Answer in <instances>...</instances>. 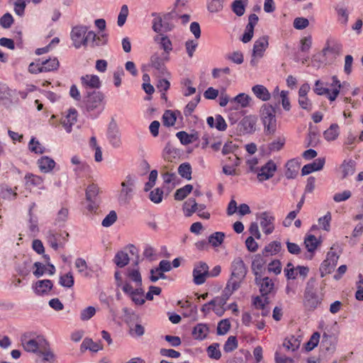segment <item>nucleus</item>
Masks as SVG:
<instances>
[{
    "label": "nucleus",
    "instance_id": "nucleus-1",
    "mask_svg": "<svg viewBox=\"0 0 363 363\" xmlns=\"http://www.w3.org/2000/svg\"><path fill=\"white\" fill-rule=\"evenodd\" d=\"M260 118L266 135H273L277 130L275 108L269 104H263L260 108Z\"/></svg>",
    "mask_w": 363,
    "mask_h": 363
},
{
    "label": "nucleus",
    "instance_id": "nucleus-2",
    "mask_svg": "<svg viewBox=\"0 0 363 363\" xmlns=\"http://www.w3.org/2000/svg\"><path fill=\"white\" fill-rule=\"evenodd\" d=\"M135 184V177L130 174L127 175L121 184V189L118 197V201L120 204L125 205L129 203L133 198Z\"/></svg>",
    "mask_w": 363,
    "mask_h": 363
},
{
    "label": "nucleus",
    "instance_id": "nucleus-3",
    "mask_svg": "<svg viewBox=\"0 0 363 363\" xmlns=\"http://www.w3.org/2000/svg\"><path fill=\"white\" fill-rule=\"evenodd\" d=\"M169 60L167 54L154 53L150 57V66L155 68L161 76H169V73L165 66V62Z\"/></svg>",
    "mask_w": 363,
    "mask_h": 363
},
{
    "label": "nucleus",
    "instance_id": "nucleus-4",
    "mask_svg": "<svg viewBox=\"0 0 363 363\" xmlns=\"http://www.w3.org/2000/svg\"><path fill=\"white\" fill-rule=\"evenodd\" d=\"M231 277L232 281H238L239 284L245 279L247 268L243 260L240 257L235 258L231 265Z\"/></svg>",
    "mask_w": 363,
    "mask_h": 363
},
{
    "label": "nucleus",
    "instance_id": "nucleus-5",
    "mask_svg": "<svg viewBox=\"0 0 363 363\" xmlns=\"http://www.w3.org/2000/svg\"><path fill=\"white\" fill-rule=\"evenodd\" d=\"M338 259L339 256L335 252L332 251L328 252L326 259L323 262L319 269L321 277L330 274L334 270Z\"/></svg>",
    "mask_w": 363,
    "mask_h": 363
},
{
    "label": "nucleus",
    "instance_id": "nucleus-6",
    "mask_svg": "<svg viewBox=\"0 0 363 363\" xmlns=\"http://www.w3.org/2000/svg\"><path fill=\"white\" fill-rule=\"evenodd\" d=\"M86 32L87 28L86 26H80L73 28L71 32V38L76 48H79L82 45L86 46Z\"/></svg>",
    "mask_w": 363,
    "mask_h": 363
},
{
    "label": "nucleus",
    "instance_id": "nucleus-7",
    "mask_svg": "<svg viewBox=\"0 0 363 363\" xmlns=\"http://www.w3.org/2000/svg\"><path fill=\"white\" fill-rule=\"evenodd\" d=\"M104 99V94L101 91H88L84 100V103L88 111L96 108L101 103Z\"/></svg>",
    "mask_w": 363,
    "mask_h": 363
},
{
    "label": "nucleus",
    "instance_id": "nucleus-8",
    "mask_svg": "<svg viewBox=\"0 0 363 363\" xmlns=\"http://www.w3.org/2000/svg\"><path fill=\"white\" fill-rule=\"evenodd\" d=\"M240 287L238 281H232L230 279L220 296H217L218 305L225 306L233 292Z\"/></svg>",
    "mask_w": 363,
    "mask_h": 363
},
{
    "label": "nucleus",
    "instance_id": "nucleus-9",
    "mask_svg": "<svg viewBox=\"0 0 363 363\" xmlns=\"http://www.w3.org/2000/svg\"><path fill=\"white\" fill-rule=\"evenodd\" d=\"M208 274V266L205 262H199L193 271L194 281L197 285H201L206 281Z\"/></svg>",
    "mask_w": 363,
    "mask_h": 363
},
{
    "label": "nucleus",
    "instance_id": "nucleus-10",
    "mask_svg": "<svg viewBox=\"0 0 363 363\" xmlns=\"http://www.w3.org/2000/svg\"><path fill=\"white\" fill-rule=\"evenodd\" d=\"M257 117L255 116H247L244 117L239 123L240 131L243 134L252 133L255 131Z\"/></svg>",
    "mask_w": 363,
    "mask_h": 363
},
{
    "label": "nucleus",
    "instance_id": "nucleus-11",
    "mask_svg": "<svg viewBox=\"0 0 363 363\" xmlns=\"http://www.w3.org/2000/svg\"><path fill=\"white\" fill-rule=\"evenodd\" d=\"M259 218L261 219L260 225L264 233L267 235L271 234L274 229L273 224L274 220V216L269 212L265 211L260 213Z\"/></svg>",
    "mask_w": 363,
    "mask_h": 363
},
{
    "label": "nucleus",
    "instance_id": "nucleus-12",
    "mask_svg": "<svg viewBox=\"0 0 363 363\" xmlns=\"http://www.w3.org/2000/svg\"><path fill=\"white\" fill-rule=\"evenodd\" d=\"M277 169V166L272 161H269L263 166L257 174V178L259 182H263L272 178Z\"/></svg>",
    "mask_w": 363,
    "mask_h": 363
},
{
    "label": "nucleus",
    "instance_id": "nucleus-13",
    "mask_svg": "<svg viewBox=\"0 0 363 363\" xmlns=\"http://www.w3.org/2000/svg\"><path fill=\"white\" fill-rule=\"evenodd\" d=\"M325 160L324 157H319L315 160L312 163L306 164L301 169L303 176L309 174L315 171L321 170L325 164Z\"/></svg>",
    "mask_w": 363,
    "mask_h": 363
},
{
    "label": "nucleus",
    "instance_id": "nucleus-14",
    "mask_svg": "<svg viewBox=\"0 0 363 363\" xmlns=\"http://www.w3.org/2000/svg\"><path fill=\"white\" fill-rule=\"evenodd\" d=\"M268 36L264 35L257 40L253 46L252 57H262L263 52L268 47Z\"/></svg>",
    "mask_w": 363,
    "mask_h": 363
},
{
    "label": "nucleus",
    "instance_id": "nucleus-15",
    "mask_svg": "<svg viewBox=\"0 0 363 363\" xmlns=\"http://www.w3.org/2000/svg\"><path fill=\"white\" fill-rule=\"evenodd\" d=\"M82 84L84 88L98 89L101 82L98 76L86 74L81 77Z\"/></svg>",
    "mask_w": 363,
    "mask_h": 363
},
{
    "label": "nucleus",
    "instance_id": "nucleus-16",
    "mask_svg": "<svg viewBox=\"0 0 363 363\" xmlns=\"http://www.w3.org/2000/svg\"><path fill=\"white\" fill-rule=\"evenodd\" d=\"M77 112L75 109H69L68 114L62 118L61 123L67 132H71L72 126L77 122Z\"/></svg>",
    "mask_w": 363,
    "mask_h": 363
},
{
    "label": "nucleus",
    "instance_id": "nucleus-17",
    "mask_svg": "<svg viewBox=\"0 0 363 363\" xmlns=\"http://www.w3.org/2000/svg\"><path fill=\"white\" fill-rule=\"evenodd\" d=\"M342 48V46L340 43L334 40H328L325 43V48L322 50V53L324 56H325L328 52H330L334 55H340Z\"/></svg>",
    "mask_w": 363,
    "mask_h": 363
},
{
    "label": "nucleus",
    "instance_id": "nucleus-18",
    "mask_svg": "<svg viewBox=\"0 0 363 363\" xmlns=\"http://www.w3.org/2000/svg\"><path fill=\"white\" fill-rule=\"evenodd\" d=\"M321 303L316 293L304 294V306L308 310H314Z\"/></svg>",
    "mask_w": 363,
    "mask_h": 363
},
{
    "label": "nucleus",
    "instance_id": "nucleus-19",
    "mask_svg": "<svg viewBox=\"0 0 363 363\" xmlns=\"http://www.w3.org/2000/svg\"><path fill=\"white\" fill-rule=\"evenodd\" d=\"M252 91L257 98L263 101H269L271 98V94L263 85L257 84L252 86Z\"/></svg>",
    "mask_w": 363,
    "mask_h": 363
},
{
    "label": "nucleus",
    "instance_id": "nucleus-20",
    "mask_svg": "<svg viewBox=\"0 0 363 363\" xmlns=\"http://www.w3.org/2000/svg\"><path fill=\"white\" fill-rule=\"evenodd\" d=\"M52 282L50 279L38 281L35 285V292L38 295H43L52 288Z\"/></svg>",
    "mask_w": 363,
    "mask_h": 363
},
{
    "label": "nucleus",
    "instance_id": "nucleus-21",
    "mask_svg": "<svg viewBox=\"0 0 363 363\" xmlns=\"http://www.w3.org/2000/svg\"><path fill=\"white\" fill-rule=\"evenodd\" d=\"M259 286V292L262 296H267L274 291V284L269 277H264Z\"/></svg>",
    "mask_w": 363,
    "mask_h": 363
},
{
    "label": "nucleus",
    "instance_id": "nucleus-22",
    "mask_svg": "<svg viewBox=\"0 0 363 363\" xmlns=\"http://www.w3.org/2000/svg\"><path fill=\"white\" fill-rule=\"evenodd\" d=\"M208 327L206 324H197L192 331V335L195 339L203 340L208 333Z\"/></svg>",
    "mask_w": 363,
    "mask_h": 363
},
{
    "label": "nucleus",
    "instance_id": "nucleus-23",
    "mask_svg": "<svg viewBox=\"0 0 363 363\" xmlns=\"http://www.w3.org/2000/svg\"><path fill=\"white\" fill-rule=\"evenodd\" d=\"M355 162L350 160L348 161L344 160L340 166L342 174V178H346L350 175H352L355 171Z\"/></svg>",
    "mask_w": 363,
    "mask_h": 363
},
{
    "label": "nucleus",
    "instance_id": "nucleus-24",
    "mask_svg": "<svg viewBox=\"0 0 363 363\" xmlns=\"http://www.w3.org/2000/svg\"><path fill=\"white\" fill-rule=\"evenodd\" d=\"M155 41L160 43L161 48L164 50L162 54H167L169 56V52L172 50V44L167 36L161 35V36L155 37Z\"/></svg>",
    "mask_w": 363,
    "mask_h": 363
},
{
    "label": "nucleus",
    "instance_id": "nucleus-25",
    "mask_svg": "<svg viewBox=\"0 0 363 363\" xmlns=\"http://www.w3.org/2000/svg\"><path fill=\"white\" fill-rule=\"evenodd\" d=\"M38 163L39 168L43 172H48L51 171L55 165V161L48 157H41L38 160Z\"/></svg>",
    "mask_w": 363,
    "mask_h": 363
},
{
    "label": "nucleus",
    "instance_id": "nucleus-26",
    "mask_svg": "<svg viewBox=\"0 0 363 363\" xmlns=\"http://www.w3.org/2000/svg\"><path fill=\"white\" fill-rule=\"evenodd\" d=\"M339 125L337 123H333L324 131V138L328 141L335 140L339 135Z\"/></svg>",
    "mask_w": 363,
    "mask_h": 363
},
{
    "label": "nucleus",
    "instance_id": "nucleus-27",
    "mask_svg": "<svg viewBox=\"0 0 363 363\" xmlns=\"http://www.w3.org/2000/svg\"><path fill=\"white\" fill-rule=\"evenodd\" d=\"M177 137L183 145H189L199 139L197 133L188 134L185 131H179L177 133Z\"/></svg>",
    "mask_w": 363,
    "mask_h": 363
},
{
    "label": "nucleus",
    "instance_id": "nucleus-28",
    "mask_svg": "<svg viewBox=\"0 0 363 363\" xmlns=\"http://www.w3.org/2000/svg\"><path fill=\"white\" fill-rule=\"evenodd\" d=\"M126 276L135 286H142V277L138 268L127 269Z\"/></svg>",
    "mask_w": 363,
    "mask_h": 363
},
{
    "label": "nucleus",
    "instance_id": "nucleus-29",
    "mask_svg": "<svg viewBox=\"0 0 363 363\" xmlns=\"http://www.w3.org/2000/svg\"><path fill=\"white\" fill-rule=\"evenodd\" d=\"M82 347L85 350H89L91 352H96L103 349V345L100 342H95L91 338H85L82 344Z\"/></svg>",
    "mask_w": 363,
    "mask_h": 363
},
{
    "label": "nucleus",
    "instance_id": "nucleus-30",
    "mask_svg": "<svg viewBox=\"0 0 363 363\" xmlns=\"http://www.w3.org/2000/svg\"><path fill=\"white\" fill-rule=\"evenodd\" d=\"M285 176L287 179H294L298 174V164L294 160L287 162Z\"/></svg>",
    "mask_w": 363,
    "mask_h": 363
},
{
    "label": "nucleus",
    "instance_id": "nucleus-31",
    "mask_svg": "<svg viewBox=\"0 0 363 363\" xmlns=\"http://www.w3.org/2000/svg\"><path fill=\"white\" fill-rule=\"evenodd\" d=\"M129 260L130 259L128 253L122 250L118 252L114 257V263L117 267L121 268L126 266L128 264Z\"/></svg>",
    "mask_w": 363,
    "mask_h": 363
},
{
    "label": "nucleus",
    "instance_id": "nucleus-32",
    "mask_svg": "<svg viewBox=\"0 0 363 363\" xmlns=\"http://www.w3.org/2000/svg\"><path fill=\"white\" fill-rule=\"evenodd\" d=\"M247 0H235L232 4V10L238 16H242L245 11Z\"/></svg>",
    "mask_w": 363,
    "mask_h": 363
},
{
    "label": "nucleus",
    "instance_id": "nucleus-33",
    "mask_svg": "<svg viewBox=\"0 0 363 363\" xmlns=\"http://www.w3.org/2000/svg\"><path fill=\"white\" fill-rule=\"evenodd\" d=\"M59 65V61L56 57L48 59L42 62L41 70H43V72L54 71L57 69Z\"/></svg>",
    "mask_w": 363,
    "mask_h": 363
},
{
    "label": "nucleus",
    "instance_id": "nucleus-34",
    "mask_svg": "<svg viewBox=\"0 0 363 363\" xmlns=\"http://www.w3.org/2000/svg\"><path fill=\"white\" fill-rule=\"evenodd\" d=\"M301 345V340L294 336L285 339L283 346L287 350L295 351L299 348Z\"/></svg>",
    "mask_w": 363,
    "mask_h": 363
},
{
    "label": "nucleus",
    "instance_id": "nucleus-35",
    "mask_svg": "<svg viewBox=\"0 0 363 363\" xmlns=\"http://www.w3.org/2000/svg\"><path fill=\"white\" fill-rule=\"evenodd\" d=\"M281 250V243L278 241H273L269 245H266L262 251L264 256L269 255H274L279 252Z\"/></svg>",
    "mask_w": 363,
    "mask_h": 363
},
{
    "label": "nucleus",
    "instance_id": "nucleus-36",
    "mask_svg": "<svg viewBox=\"0 0 363 363\" xmlns=\"http://www.w3.org/2000/svg\"><path fill=\"white\" fill-rule=\"evenodd\" d=\"M198 203L194 199H189L184 203V210L187 217L191 216L194 213L198 211Z\"/></svg>",
    "mask_w": 363,
    "mask_h": 363
},
{
    "label": "nucleus",
    "instance_id": "nucleus-37",
    "mask_svg": "<svg viewBox=\"0 0 363 363\" xmlns=\"http://www.w3.org/2000/svg\"><path fill=\"white\" fill-rule=\"evenodd\" d=\"M252 356L250 352L242 350L240 354H237L233 358L228 361V363H247Z\"/></svg>",
    "mask_w": 363,
    "mask_h": 363
},
{
    "label": "nucleus",
    "instance_id": "nucleus-38",
    "mask_svg": "<svg viewBox=\"0 0 363 363\" xmlns=\"http://www.w3.org/2000/svg\"><path fill=\"white\" fill-rule=\"evenodd\" d=\"M193 190V186L186 184L184 187L177 189L174 194V199L177 201H182Z\"/></svg>",
    "mask_w": 363,
    "mask_h": 363
},
{
    "label": "nucleus",
    "instance_id": "nucleus-39",
    "mask_svg": "<svg viewBox=\"0 0 363 363\" xmlns=\"http://www.w3.org/2000/svg\"><path fill=\"white\" fill-rule=\"evenodd\" d=\"M304 244L309 252H313L320 244V242L318 241L315 235H309L305 238Z\"/></svg>",
    "mask_w": 363,
    "mask_h": 363
},
{
    "label": "nucleus",
    "instance_id": "nucleus-40",
    "mask_svg": "<svg viewBox=\"0 0 363 363\" xmlns=\"http://www.w3.org/2000/svg\"><path fill=\"white\" fill-rule=\"evenodd\" d=\"M191 167L188 162L182 163L178 167L179 174L187 180L191 179Z\"/></svg>",
    "mask_w": 363,
    "mask_h": 363
},
{
    "label": "nucleus",
    "instance_id": "nucleus-41",
    "mask_svg": "<svg viewBox=\"0 0 363 363\" xmlns=\"http://www.w3.org/2000/svg\"><path fill=\"white\" fill-rule=\"evenodd\" d=\"M152 16L154 17L152 20V30L157 33H160L163 29L164 18H162L157 13H153Z\"/></svg>",
    "mask_w": 363,
    "mask_h": 363
},
{
    "label": "nucleus",
    "instance_id": "nucleus-42",
    "mask_svg": "<svg viewBox=\"0 0 363 363\" xmlns=\"http://www.w3.org/2000/svg\"><path fill=\"white\" fill-rule=\"evenodd\" d=\"M225 238V234L222 232H216L208 237V243L213 247H218L222 244Z\"/></svg>",
    "mask_w": 363,
    "mask_h": 363
},
{
    "label": "nucleus",
    "instance_id": "nucleus-43",
    "mask_svg": "<svg viewBox=\"0 0 363 363\" xmlns=\"http://www.w3.org/2000/svg\"><path fill=\"white\" fill-rule=\"evenodd\" d=\"M22 345L24 350L28 352H36L39 349V344L34 339L22 340Z\"/></svg>",
    "mask_w": 363,
    "mask_h": 363
},
{
    "label": "nucleus",
    "instance_id": "nucleus-44",
    "mask_svg": "<svg viewBox=\"0 0 363 363\" xmlns=\"http://www.w3.org/2000/svg\"><path fill=\"white\" fill-rule=\"evenodd\" d=\"M251 100L252 99L249 95L242 93L234 97L231 101L240 104L241 107L245 108L248 106Z\"/></svg>",
    "mask_w": 363,
    "mask_h": 363
},
{
    "label": "nucleus",
    "instance_id": "nucleus-45",
    "mask_svg": "<svg viewBox=\"0 0 363 363\" xmlns=\"http://www.w3.org/2000/svg\"><path fill=\"white\" fill-rule=\"evenodd\" d=\"M99 193V188L95 184H90L86 189V201H92L97 199L96 196Z\"/></svg>",
    "mask_w": 363,
    "mask_h": 363
},
{
    "label": "nucleus",
    "instance_id": "nucleus-46",
    "mask_svg": "<svg viewBox=\"0 0 363 363\" xmlns=\"http://www.w3.org/2000/svg\"><path fill=\"white\" fill-rule=\"evenodd\" d=\"M265 262L260 255H255L252 262V270L253 272H261Z\"/></svg>",
    "mask_w": 363,
    "mask_h": 363
},
{
    "label": "nucleus",
    "instance_id": "nucleus-47",
    "mask_svg": "<svg viewBox=\"0 0 363 363\" xmlns=\"http://www.w3.org/2000/svg\"><path fill=\"white\" fill-rule=\"evenodd\" d=\"M176 120L177 118L172 111H165L162 116L163 124L164 125L167 127L172 126L174 125Z\"/></svg>",
    "mask_w": 363,
    "mask_h": 363
},
{
    "label": "nucleus",
    "instance_id": "nucleus-48",
    "mask_svg": "<svg viewBox=\"0 0 363 363\" xmlns=\"http://www.w3.org/2000/svg\"><path fill=\"white\" fill-rule=\"evenodd\" d=\"M320 337V335L318 332L313 333L310 340L305 345L306 350L309 352L314 349L319 342Z\"/></svg>",
    "mask_w": 363,
    "mask_h": 363
},
{
    "label": "nucleus",
    "instance_id": "nucleus-49",
    "mask_svg": "<svg viewBox=\"0 0 363 363\" xmlns=\"http://www.w3.org/2000/svg\"><path fill=\"white\" fill-rule=\"evenodd\" d=\"M230 329V323L228 319L221 320L217 327V333L219 335L226 334Z\"/></svg>",
    "mask_w": 363,
    "mask_h": 363
},
{
    "label": "nucleus",
    "instance_id": "nucleus-50",
    "mask_svg": "<svg viewBox=\"0 0 363 363\" xmlns=\"http://www.w3.org/2000/svg\"><path fill=\"white\" fill-rule=\"evenodd\" d=\"M60 284L64 287L70 288L74 285V277L71 272H68L60 278Z\"/></svg>",
    "mask_w": 363,
    "mask_h": 363
},
{
    "label": "nucleus",
    "instance_id": "nucleus-51",
    "mask_svg": "<svg viewBox=\"0 0 363 363\" xmlns=\"http://www.w3.org/2000/svg\"><path fill=\"white\" fill-rule=\"evenodd\" d=\"M238 347V341L235 336H230L225 342L223 350L226 352L233 351Z\"/></svg>",
    "mask_w": 363,
    "mask_h": 363
},
{
    "label": "nucleus",
    "instance_id": "nucleus-52",
    "mask_svg": "<svg viewBox=\"0 0 363 363\" xmlns=\"http://www.w3.org/2000/svg\"><path fill=\"white\" fill-rule=\"evenodd\" d=\"M285 144V138L284 137H279L277 140H274L269 144L268 148L272 151L280 150Z\"/></svg>",
    "mask_w": 363,
    "mask_h": 363
},
{
    "label": "nucleus",
    "instance_id": "nucleus-53",
    "mask_svg": "<svg viewBox=\"0 0 363 363\" xmlns=\"http://www.w3.org/2000/svg\"><path fill=\"white\" fill-rule=\"evenodd\" d=\"M223 8V0H211L208 4V10L211 13L219 12Z\"/></svg>",
    "mask_w": 363,
    "mask_h": 363
},
{
    "label": "nucleus",
    "instance_id": "nucleus-54",
    "mask_svg": "<svg viewBox=\"0 0 363 363\" xmlns=\"http://www.w3.org/2000/svg\"><path fill=\"white\" fill-rule=\"evenodd\" d=\"M218 344H213L207 349L208 357L211 359H219L221 357L220 351L218 349Z\"/></svg>",
    "mask_w": 363,
    "mask_h": 363
},
{
    "label": "nucleus",
    "instance_id": "nucleus-55",
    "mask_svg": "<svg viewBox=\"0 0 363 363\" xmlns=\"http://www.w3.org/2000/svg\"><path fill=\"white\" fill-rule=\"evenodd\" d=\"M226 58L238 65L242 64L244 61L243 55L240 51H235L232 53L228 54L226 55Z\"/></svg>",
    "mask_w": 363,
    "mask_h": 363
},
{
    "label": "nucleus",
    "instance_id": "nucleus-56",
    "mask_svg": "<svg viewBox=\"0 0 363 363\" xmlns=\"http://www.w3.org/2000/svg\"><path fill=\"white\" fill-rule=\"evenodd\" d=\"M13 23V18L11 13H6L0 18V25L4 28H9Z\"/></svg>",
    "mask_w": 363,
    "mask_h": 363
},
{
    "label": "nucleus",
    "instance_id": "nucleus-57",
    "mask_svg": "<svg viewBox=\"0 0 363 363\" xmlns=\"http://www.w3.org/2000/svg\"><path fill=\"white\" fill-rule=\"evenodd\" d=\"M117 220V214L116 211H111L102 220L101 225L104 227H109L112 225Z\"/></svg>",
    "mask_w": 363,
    "mask_h": 363
},
{
    "label": "nucleus",
    "instance_id": "nucleus-58",
    "mask_svg": "<svg viewBox=\"0 0 363 363\" xmlns=\"http://www.w3.org/2000/svg\"><path fill=\"white\" fill-rule=\"evenodd\" d=\"M96 41V35L94 31L86 32V46H87L89 43L91 48H95L96 46H101V44Z\"/></svg>",
    "mask_w": 363,
    "mask_h": 363
},
{
    "label": "nucleus",
    "instance_id": "nucleus-59",
    "mask_svg": "<svg viewBox=\"0 0 363 363\" xmlns=\"http://www.w3.org/2000/svg\"><path fill=\"white\" fill-rule=\"evenodd\" d=\"M200 96L198 95L196 99H194L193 101L189 102L187 105L185 107V109L184 111V115L186 116H190L191 113L194 111L195 108L196 107L197 104H199L200 101Z\"/></svg>",
    "mask_w": 363,
    "mask_h": 363
},
{
    "label": "nucleus",
    "instance_id": "nucleus-60",
    "mask_svg": "<svg viewBox=\"0 0 363 363\" xmlns=\"http://www.w3.org/2000/svg\"><path fill=\"white\" fill-rule=\"evenodd\" d=\"M309 25V21L307 18L303 17L296 18L294 21V27L298 30H303L307 28Z\"/></svg>",
    "mask_w": 363,
    "mask_h": 363
},
{
    "label": "nucleus",
    "instance_id": "nucleus-61",
    "mask_svg": "<svg viewBox=\"0 0 363 363\" xmlns=\"http://www.w3.org/2000/svg\"><path fill=\"white\" fill-rule=\"evenodd\" d=\"M162 196L163 191L159 188L154 189L150 193V199L155 203H160L162 200Z\"/></svg>",
    "mask_w": 363,
    "mask_h": 363
},
{
    "label": "nucleus",
    "instance_id": "nucleus-62",
    "mask_svg": "<svg viewBox=\"0 0 363 363\" xmlns=\"http://www.w3.org/2000/svg\"><path fill=\"white\" fill-rule=\"evenodd\" d=\"M96 313V309L93 306H89L84 308L80 315V318L82 320H88L92 318Z\"/></svg>",
    "mask_w": 363,
    "mask_h": 363
},
{
    "label": "nucleus",
    "instance_id": "nucleus-63",
    "mask_svg": "<svg viewBox=\"0 0 363 363\" xmlns=\"http://www.w3.org/2000/svg\"><path fill=\"white\" fill-rule=\"evenodd\" d=\"M128 15V9L127 5H123L121 9V12L118 16L117 23L118 26H122L125 23L127 16Z\"/></svg>",
    "mask_w": 363,
    "mask_h": 363
},
{
    "label": "nucleus",
    "instance_id": "nucleus-64",
    "mask_svg": "<svg viewBox=\"0 0 363 363\" xmlns=\"http://www.w3.org/2000/svg\"><path fill=\"white\" fill-rule=\"evenodd\" d=\"M331 220V214L328 212L323 217L318 219L319 224L322 225V228L326 231L330 230V223Z\"/></svg>",
    "mask_w": 363,
    "mask_h": 363
}]
</instances>
